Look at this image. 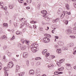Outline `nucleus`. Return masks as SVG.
I'll return each instance as SVG.
<instances>
[{
  "mask_svg": "<svg viewBox=\"0 0 76 76\" xmlns=\"http://www.w3.org/2000/svg\"><path fill=\"white\" fill-rule=\"evenodd\" d=\"M31 50L33 53H35L38 51V44L35 43H33L30 46Z\"/></svg>",
  "mask_w": 76,
  "mask_h": 76,
  "instance_id": "obj_1",
  "label": "nucleus"
},
{
  "mask_svg": "<svg viewBox=\"0 0 76 76\" xmlns=\"http://www.w3.org/2000/svg\"><path fill=\"white\" fill-rule=\"evenodd\" d=\"M13 65H14L13 62L12 61H10L7 64V67L9 69H11L12 68V67H13Z\"/></svg>",
  "mask_w": 76,
  "mask_h": 76,
  "instance_id": "obj_2",
  "label": "nucleus"
},
{
  "mask_svg": "<svg viewBox=\"0 0 76 76\" xmlns=\"http://www.w3.org/2000/svg\"><path fill=\"white\" fill-rule=\"evenodd\" d=\"M64 61V59H61L59 60V62L57 61V64L58 65V67H61V63H63Z\"/></svg>",
  "mask_w": 76,
  "mask_h": 76,
  "instance_id": "obj_3",
  "label": "nucleus"
},
{
  "mask_svg": "<svg viewBox=\"0 0 76 76\" xmlns=\"http://www.w3.org/2000/svg\"><path fill=\"white\" fill-rule=\"evenodd\" d=\"M50 41V39L47 37L44 38L43 39V41L44 42H49Z\"/></svg>",
  "mask_w": 76,
  "mask_h": 76,
  "instance_id": "obj_4",
  "label": "nucleus"
},
{
  "mask_svg": "<svg viewBox=\"0 0 76 76\" xmlns=\"http://www.w3.org/2000/svg\"><path fill=\"white\" fill-rule=\"evenodd\" d=\"M41 13L42 14H43V15H44V17H45V16H47V11L46 10H42L41 11Z\"/></svg>",
  "mask_w": 76,
  "mask_h": 76,
  "instance_id": "obj_5",
  "label": "nucleus"
},
{
  "mask_svg": "<svg viewBox=\"0 0 76 76\" xmlns=\"http://www.w3.org/2000/svg\"><path fill=\"white\" fill-rule=\"evenodd\" d=\"M35 74V71L32 69H31L29 71V75H34Z\"/></svg>",
  "mask_w": 76,
  "mask_h": 76,
  "instance_id": "obj_6",
  "label": "nucleus"
},
{
  "mask_svg": "<svg viewBox=\"0 0 76 76\" xmlns=\"http://www.w3.org/2000/svg\"><path fill=\"white\" fill-rule=\"evenodd\" d=\"M23 57L25 58H27L28 56V53L27 52L23 53Z\"/></svg>",
  "mask_w": 76,
  "mask_h": 76,
  "instance_id": "obj_7",
  "label": "nucleus"
},
{
  "mask_svg": "<svg viewBox=\"0 0 76 76\" xmlns=\"http://www.w3.org/2000/svg\"><path fill=\"white\" fill-rule=\"evenodd\" d=\"M44 18L45 19L46 21H48V22L50 20V18L48 17V16H47V15L46 16H45Z\"/></svg>",
  "mask_w": 76,
  "mask_h": 76,
  "instance_id": "obj_8",
  "label": "nucleus"
},
{
  "mask_svg": "<svg viewBox=\"0 0 76 76\" xmlns=\"http://www.w3.org/2000/svg\"><path fill=\"white\" fill-rule=\"evenodd\" d=\"M56 53L58 54H60L61 53V50L60 49H58L56 50Z\"/></svg>",
  "mask_w": 76,
  "mask_h": 76,
  "instance_id": "obj_9",
  "label": "nucleus"
},
{
  "mask_svg": "<svg viewBox=\"0 0 76 76\" xmlns=\"http://www.w3.org/2000/svg\"><path fill=\"white\" fill-rule=\"evenodd\" d=\"M54 65L53 64H48V67L49 69H52V67H53Z\"/></svg>",
  "mask_w": 76,
  "mask_h": 76,
  "instance_id": "obj_10",
  "label": "nucleus"
},
{
  "mask_svg": "<svg viewBox=\"0 0 76 76\" xmlns=\"http://www.w3.org/2000/svg\"><path fill=\"white\" fill-rule=\"evenodd\" d=\"M21 48L23 50H25L26 48V46L25 45L22 46L21 47Z\"/></svg>",
  "mask_w": 76,
  "mask_h": 76,
  "instance_id": "obj_11",
  "label": "nucleus"
},
{
  "mask_svg": "<svg viewBox=\"0 0 76 76\" xmlns=\"http://www.w3.org/2000/svg\"><path fill=\"white\" fill-rule=\"evenodd\" d=\"M64 15H65V11H64L63 12V14H62L61 16V19H63L64 17Z\"/></svg>",
  "mask_w": 76,
  "mask_h": 76,
  "instance_id": "obj_12",
  "label": "nucleus"
},
{
  "mask_svg": "<svg viewBox=\"0 0 76 76\" xmlns=\"http://www.w3.org/2000/svg\"><path fill=\"white\" fill-rule=\"evenodd\" d=\"M47 49L43 50L42 51V54L43 55H45V53H47Z\"/></svg>",
  "mask_w": 76,
  "mask_h": 76,
  "instance_id": "obj_13",
  "label": "nucleus"
},
{
  "mask_svg": "<svg viewBox=\"0 0 76 76\" xmlns=\"http://www.w3.org/2000/svg\"><path fill=\"white\" fill-rule=\"evenodd\" d=\"M73 50H75L73 52V54L74 55H76V47L74 48L73 49Z\"/></svg>",
  "mask_w": 76,
  "mask_h": 76,
  "instance_id": "obj_14",
  "label": "nucleus"
},
{
  "mask_svg": "<svg viewBox=\"0 0 76 76\" xmlns=\"http://www.w3.org/2000/svg\"><path fill=\"white\" fill-rule=\"evenodd\" d=\"M8 6L10 9H12L13 7H14V5L13 4H9V5Z\"/></svg>",
  "mask_w": 76,
  "mask_h": 76,
  "instance_id": "obj_15",
  "label": "nucleus"
},
{
  "mask_svg": "<svg viewBox=\"0 0 76 76\" xmlns=\"http://www.w3.org/2000/svg\"><path fill=\"white\" fill-rule=\"evenodd\" d=\"M66 7L67 10H69V5L68 4H66Z\"/></svg>",
  "mask_w": 76,
  "mask_h": 76,
  "instance_id": "obj_16",
  "label": "nucleus"
},
{
  "mask_svg": "<svg viewBox=\"0 0 76 76\" xmlns=\"http://www.w3.org/2000/svg\"><path fill=\"white\" fill-rule=\"evenodd\" d=\"M68 34H72V30L70 29L67 30Z\"/></svg>",
  "mask_w": 76,
  "mask_h": 76,
  "instance_id": "obj_17",
  "label": "nucleus"
},
{
  "mask_svg": "<svg viewBox=\"0 0 76 76\" xmlns=\"http://www.w3.org/2000/svg\"><path fill=\"white\" fill-rule=\"evenodd\" d=\"M68 45H69V47H73V45H74V44L73 43H71L70 44H68Z\"/></svg>",
  "mask_w": 76,
  "mask_h": 76,
  "instance_id": "obj_18",
  "label": "nucleus"
},
{
  "mask_svg": "<svg viewBox=\"0 0 76 76\" xmlns=\"http://www.w3.org/2000/svg\"><path fill=\"white\" fill-rule=\"evenodd\" d=\"M45 36H47L48 38H51V35L50 34H45Z\"/></svg>",
  "mask_w": 76,
  "mask_h": 76,
  "instance_id": "obj_19",
  "label": "nucleus"
},
{
  "mask_svg": "<svg viewBox=\"0 0 76 76\" xmlns=\"http://www.w3.org/2000/svg\"><path fill=\"white\" fill-rule=\"evenodd\" d=\"M50 59L52 60V59H53V58H55V56L53 55H50Z\"/></svg>",
  "mask_w": 76,
  "mask_h": 76,
  "instance_id": "obj_20",
  "label": "nucleus"
},
{
  "mask_svg": "<svg viewBox=\"0 0 76 76\" xmlns=\"http://www.w3.org/2000/svg\"><path fill=\"white\" fill-rule=\"evenodd\" d=\"M16 33L17 35H21L22 33L20 32L19 31H18L16 32Z\"/></svg>",
  "mask_w": 76,
  "mask_h": 76,
  "instance_id": "obj_21",
  "label": "nucleus"
},
{
  "mask_svg": "<svg viewBox=\"0 0 76 76\" xmlns=\"http://www.w3.org/2000/svg\"><path fill=\"white\" fill-rule=\"evenodd\" d=\"M69 37L70 38H72V39H75L76 38V36H70Z\"/></svg>",
  "mask_w": 76,
  "mask_h": 76,
  "instance_id": "obj_22",
  "label": "nucleus"
},
{
  "mask_svg": "<svg viewBox=\"0 0 76 76\" xmlns=\"http://www.w3.org/2000/svg\"><path fill=\"white\" fill-rule=\"evenodd\" d=\"M7 6H5L4 8V7H1V9H3V10H7Z\"/></svg>",
  "mask_w": 76,
  "mask_h": 76,
  "instance_id": "obj_23",
  "label": "nucleus"
},
{
  "mask_svg": "<svg viewBox=\"0 0 76 76\" xmlns=\"http://www.w3.org/2000/svg\"><path fill=\"white\" fill-rule=\"evenodd\" d=\"M49 56H50V53H49L47 52L46 53L45 56L46 57H48Z\"/></svg>",
  "mask_w": 76,
  "mask_h": 76,
  "instance_id": "obj_24",
  "label": "nucleus"
},
{
  "mask_svg": "<svg viewBox=\"0 0 76 76\" xmlns=\"http://www.w3.org/2000/svg\"><path fill=\"white\" fill-rule=\"evenodd\" d=\"M27 2L28 4H31L32 2V0H27Z\"/></svg>",
  "mask_w": 76,
  "mask_h": 76,
  "instance_id": "obj_25",
  "label": "nucleus"
},
{
  "mask_svg": "<svg viewBox=\"0 0 76 76\" xmlns=\"http://www.w3.org/2000/svg\"><path fill=\"white\" fill-rule=\"evenodd\" d=\"M25 42L26 44H29V40H25Z\"/></svg>",
  "mask_w": 76,
  "mask_h": 76,
  "instance_id": "obj_26",
  "label": "nucleus"
},
{
  "mask_svg": "<svg viewBox=\"0 0 76 76\" xmlns=\"http://www.w3.org/2000/svg\"><path fill=\"white\" fill-rule=\"evenodd\" d=\"M7 26H8V25H7V23H4L3 24V27H7Z\"/></svg>",
  "mask_w": 76,
  "mask_h": 76,
  "instance_id": "obj_27",
  "label": "nucleus"
},
{
  "mask_svg": "<svg viewBox=\"0 0 76 76\" xmlns=\"http://www.w3.org/2000/svg\"><path fill=\"white\" fill-rule=\"evenodd\" d=\"M20 66H19V65H16V69L17 70H19V69H20Z\"/></svg>",
  "mask_w": 76,
  "mask_h": 76,
  "instance_id": "obj_28",
  "label": "nucleus"
},
{
  "mask_svg": "<svg viewBox=\"0 0 76 76\" xmlns=\"http://www.w3.org/2000/svg\"><path fill=\"white\" fill-rule=\"evenodd\" d=\"M64 70V68L62 67L61 68L58 69V71H61V70Z\"/></svg>",
  "mask_w": 76,
  "mask_h": 76,
  "instance_id": "obj_29",
  "label": "nucleus"
},
{
  "mask_svg": "<svg viewBox=\"0 0 76 76\" xmlns=\"http://www.w3.org/2000/svg\"><path fill=\"white\" fill-rule=\"evenodd\" d=\"M0 5L3 7L4 6V3L3 2H1L0 3Z\"/></svg>",
  "mask_w": 76,
  "mask_h": 76,
  "instance_id": "obj_30",
  "label": "nucleus"
},
{
  "mask_svg": "<svg viewBox=\"0 0 76 76\" xmlns=\"http://www.w3.org/2000/svg\"><path fill=\"white\" fill-rule=\"evenodd\" d=\"M18 1L20 3H23V0H18Z\"/></svg>",
  "mask_w": 76,
  "mask_h": 76,
  "instance_id": "obj_31",
  "label": "nucleus"
},
{
  "mask_svg": "<svg viewBox=\"0 0 76 76\" xmlns=\"http://www.w3.org/2000/svg\"><path fill=\"white\" fill-rule=\"evenodd\" d=\"M15 38V36L14 35H13L12 37L10 39L11 41L14 40Z\"/></svg>",
  "mask_w": 76,
  "mask_h": 76,
  "instance_id": "obj_32",
  "label": "nucleus"
},
{
  "mask_svg": "<svg viewBox=\"0 0 76 76\" xmlns=\"http://www.w3.org/2000/svg\"><path fill=\"white\" fill-rule=\"evenodd\" d=\"M20 76H23L25 74V72H20Z\"/></svg>",
  "mask_w": 76,
  "mask_h": 76,
  "instance_id": "obj_33",
  "label": "nucleus"
},
{
  "mask_svg": "<svg viewBox=\"0 0 76 76\" xmlns=\"http://www.w3.org/2000/svg\"><path fill=\"white\" fill-rule=\"evenodd\" d=\"M58 44L60 45H62V44H63V42L61 41H59L58 43Z\"/></svg>",
  "mask_w": 76,
  "mask_h": 76,
  "instance_id": "obj_34",
  "label": "nucleus"
},
{
  "mask_svg": "<svg viewBox=\"0 0 76 76\" xmlns=\"http://www.w3.org/2000/svg\"><path fill=\"white\" fill-rule=\"evenodd\" d=\"M24 23L26 25V26H29V24L28 23H27V22L26 21L24 22Z\"/></svg>",
  "mask_w": 76,
  "mask_h": 76,
  "instance_id": "obj_35",
  "label": "nucleus"
},
{
  "mask_svg": "<svg viewBox=\"0 0 76 76\" xmlns=\"http://www.w3.org/2000/svg\"><path fill=\"white\" fill-rule=\"evenodd\" d=\"M21 41L22 42L23 44H24V42H25V40L23 39H22L21 40Z\"/></svg>",
  "mask_w": 76,
  "mask_h": 76,
  "instance_id": "obj_36",
  "label": "nucleus"
},
{
  "mask_svg": "<svg viewBox=\"0 0 76 76\" xmlns=\"http://www.w3.org/2000/svg\"><path fill=\"white\" fill-rule=\"evenodd\" d=\"M5 37V35L2 36L1 37V39H4V38Z\"/></svg>",
  "mask_w": 76,
  "mask_h": 76,
  "instance_id": "obj_37",
  "label": "nucleus"
},
{
  "mask_svg": "<svg viewBox=\"0 0 76 76\" xmlns=\"http://www.w3.org/2000/svg\"><path fill=\"white\" fill-rule=\"evenodd\" d=\"M31 23H36L37 21H31Z\"/></svg>",
  "mask_w": 76,
  "mask_h": 76,
  "instance_id": "obj_38",
  "label": "nucleus"
},
{
  "mask_svg": "<svg viewBox=\"0 0 76 76\" xmlns=\"http://www.w3.org/2000/svg\"><path fill=\"white\" fill-rule=\"evenodd\" d=\"M40 59H41V58H40L39 57H37V58H35V60H39Z\"/></svg>",
  "mask_w": 76,
  "mask_h": 76,
  "instance_id": "obj_39",
  "label": "nucleus"
},
{
  "mask_svg": "<svg viewBox=\"0 0 76 76\" xmlns=\"http://www.w3.org/2000/svg\"><path fill=\"white\" fill-rule=\"evenodd\" d=\"M55 75H59V72H55L54 73Z\"/></svg>",
  "mask_w": 76,
  "mask_h": 76,
  "instance_id": "obj_40",
  "label": "nucleus"
},
{
  "mask_svg": "<svg viewBox=\"0 0 76 76\" xmlns=\"http://www.w3.org/2000/svg\"><path fill=\"white\" fill-rule=\"evenodd\" d=\"M4 69L5 71H7V67H4Z\"/></svg>",
  "mask_w": 76,
  "mask_h": 76,
  "instance_id": "obj_41",
  "label": "nucleus"
},
{
  "mask_svg": "<svg viewBox=\"0 0 76 76\" xmlns=\"http://www.w3.org/2000/svg\"><path fill=\"white\" fill-rule=\"evenodd\" d=\"M5 76H8V73H7L5 71Z\"/></svg>",
  "mask_w": 76,
  "mask_h": 76,
  "instance_id": "obj_42",
  "label": "nucleus"
},
{
  "mask_svg": "<svg viewBox=\"0 0 76 76\" xmlns=\"http://www.w3.org/2000/svg\"><path fill=\"white\" fill-rule=\"evenodd\" d=\"M21 45H22L20 43H18V47H20V48H21Z\"/></svg>",
  "mask_w": 76,
  "mask_h": 76,
  "instance_id": "obj_43",
  "label": "nucleus"
},
{
  "mask_svg": "<svg viewBox=\"0 0 76 76\" xmlns=\"http://www.w3.org/2000/svg\"><path fill=\"white\" fill-rule=\"evenodd\" d=\"M55 20V21L56 22H58V20H59V18H58L56 19Z\"/></svg>",
  "mask_w": 76,
  "mask_h": 76,
  "instance_id": "obj_44",
  "label": "nucleus"
},
{
  "mask_svg": "<svg viewBox=\"0 0 76 76\" xmlns=\"http://www.w3.org/2000/svg\"><path fill=\"white\" fill-rule=\"evenodd\" d=\"M55 47L56 48H58V46L57 45H55Z\"/></svg>",
  "mask_w": 76,
  "mask_h": 76,
  "instance_id": "obj_45",
  "label": "nucleus"
},
{
  "mask_svg": "<svg viewBox=\"0 0 76 76\" xmlns=\"http://www.w3.org/2000/svg\"><path fill=\"white\" fill-rule=\"evenodd\" d=\"M40 64L41 63H40V62H38L36 64L37 66H39V65H40Z\"/></svg>",
  "mask_w": 76,
  "mask_h": 76,
  "instance_id": "obj_46",
  "label": "nucleus"
},
{
  "mask_svg": "<svg viewBox=\"0 0 76 76\" xmlns=\"http://www.w3.org/2000/svg\"><path fill=\"white\" fill-rule=\"evenodd\" d=\"M37 7H38V10H39V7H40V4H38V5H37Z\"/></svg>",
  "mask_w": 76,
  "mask_h": 76,
  "instance_id": "obj_47",
  "label": "nucleus"
},
{
  "mask_svg": "<svg viewBox=\"0 0 76 76\" xmlns=\"http://www.w3.org/2000/svg\"><path fill=\"white\" fill-rule=\"evenodd\" d=\"M23 20H25V18H20V21H21V22H22V20H23Z\"/></svg>",
  "mask_w": 76,
  "mask_h": 76,
  "instance_id": "obj_48",
  "label": "nucleus"
},
{
  "mask_svg": "<svg viewBox=\"0 0 76 76\" xmlns=\"http://www.w3.org/2000/svg\"><path fill=\"white\" fill-rule=\"evenodd\" d=\"M74 26L75 27L73 28V29L75 31H76V26L75 25V24Z\"/></svg>",
  "mask_w": 76,
  "mask_h": 76,
  "instance_id": "obj_49",
  "label": "nucleus"
},
{
  "mask_svg": "<svg viewBox=\"0 0 76 76\" xmlns=\"http://www.w3.org/2000/svg\"><path fill=\"white\" fill-rule=\"evenodd\" d=\"M33 28L34 29H35L36 28H37V26H36V25H34Z\"/></svg>",
  "mask_w": 76,
  "mask_h": 76,
  "instance_id": "obj_50",
  "label": "nucleus"
},
{
  "mask_svg": "<svg viewBox=\"0 0 76 76\" xmlns=\"http://www.w3.org/2000/svg\"><path fill=\"white\" fill-rule=\"evenodd\" d=\"M39 29L40 30V31H42L43 28H42V27L39 28Z\"/></svg>",
  "mask_w": 76,
  "mask_h": 76,
  "instance_id": "obj_51",
  "label": "nucleus"
},
{
  "mask_svg": "<svg viewBox=\"0 0 76 76\" xmlns=\"http://www.w3.org/2000/svg\"><path fill=\"white\" fill-rule=\"evenodd\" d=\"M63 48V50H68V49H67V48L66 49V47H64Z\"/></svg>",
  "mask_w": 76,
  "mask_h": 76,
  "instance_id": "obj_52",
  "label": "nucleus"
},
{
  "mask_svg": "<svg viewBox=\"0 0 76 76\" xmlns=\"http://www.w3.org/2000/svg\"><path fill=\"white\" fill-rule=\"evenodd\" d=\"M3 49H4V50H5V49H6V48H7V47H6V46H4L3 47Z\"/></svg>",
  "mask_w": 76,
  "mask_h": 76,
  "instance_id": "obj_53",
  "label": "nucleus"
},
{
  "mask_svg": "<svg viewBox=\"0 0 76 76\" xmlns=\"http://www.w3.org/2000/svg\"><path fill=\"white\" fill-rule=\"evenodd\" d=\"M61 10V9H59V11H58L57 12V13H58V14H60V11H61V10Z\"/></svg>",
  "mask_w": 76,
  "mask_h": 76,
  "instance_id": "obj_54",
  "label": "nucleus"
},
{
  "mask_svg": "<svg viewBox=\"0 0 76 76\" xmlns=\"http://www.w3.org/2000/svg\"><path fill=\"white\" fill-rule=\"evenodd\" d=\"M65 23L66 25H67L68 24V21H66Z\"/></svg>",
  "mask_w": 76,
  "mask_h": 76,
  "instance_id": "obj_55",
  "label": "nucleus"
},
{
  "mask_svg": "<svg viewBox=\"0 0 76 76\" xmlns=\"http://www.w3.org/2000/svg\"><path fill=\"white\" fill-rule=\"evenodd\" d=\"M29 61H27V65L28 66L29 65Z\"/></svg>",
  "mask_w": 76,
  "mask_h": 76,
  "instance_id": "obj_56",
  "label": "nucleus"
},
{
  "mask_svg": "<svg viewBox=\"0 0 76 76\" xmlns=\"http://www.w3.org/2000/svg\"><path fill=\"white\" fill-rule=\"evenodd\" d=\"M66 66H71V65L69 64H66Z\"/></svg>",
  "mask_w": 76,
  "mask_h": 76,
  "instance_id": "obj_57",
  "label": "nucleus"
},
{
  "mask_svg": "<svg viewBox=\"0 0 76 76\" xmlns=\"http://www.w3.org/2000/svg\"><path fill=\"white\" fill-rule=\"evenodd\" d=\"M24 6H27V5H28V4L26 2H24Z\"/></svg>",
  "mask_w": 76,
  "mask_h": 76,
  "instance_id": "obj_58",
  "label": "nucleus"
},
{
  "mask_svg": "<svg viewBox=\"0 0 76 76\" xmlns=\"http://www.w3.org/2000/svg\"><path fill=\"white\" fill-rule=\"evenodd\" d=\"M73 5L75 7V8H76V3H74Z\"/></svg>",
  "mask_w": 76,
  "mask_h": 76,
  "instance_id": "obj_59",
  "label": "nucleus"
},
{
  "mask_svg": "<svg viewBox=\"0 0 76 76\" xmlns=\"http://www.w3.org/2000/svg\"><path fill=\"white\" fill-rule=\"evenodd\" d=\"M52 22H53V23H56V22L55 20H53Z\"/></svg>",
  "mask_w": 76,
  "mask_h": 76,
  "instance_id": "obj_60",
  "label": "nucleus"
},
{
  "mask_svg": "<svg viewBox=\"0 0 76 76\" xmlns=\"http://www.w3.org/2000/svg\"><path fill=\"white\" fill-rule=\"evenodd\" d=\"M8 31H9V32H13V31H12V30H10L9 29H8Z\"/></svg>",
  "mask_w": 76,
  "mask_h": 76,
  "instance_id": "obj_61",
  "label": "nucleus"
},
{
  "mask_svg": "<svg viewBox=\"0 0 76 76\" xmlns=\"http://www.w3.org/2000/svg\"><path fill=\"white\" fill-rule=\"evenodd\" d=\"M55 38H56V39H58V38L59 37L58 36H56L55 37Z\"/></svg>",
  "mask_w": 76,
  "mask_h": 76,
  "instance_id": "obj_62",
  "label": "nucleus"
},
{
  "mask_svg": "<svg viewBox=\"0 0 76 76\" xmlns=\"http://www.w3.org/2000/svg\"><path fill=\"white\" fill-rule=\"evenodd\" d=\"M73 69H74L75 70H76V66L73 67Z\"/></svg>",
  "mask_w": 76,
  "mask_h": 76,
  "instance_id": "obj_63",
  "label": "nucleus"
},
{
  "mask_svg": "<svg viewBox=\"0 0 76 76\" xmlns=\"http://www.w3.org/2000/svg\"><path fill=\"white\" fill-rule=\"evenodd\" d=\"M13 61H15V62H17V60L15 59H14Z\"/></svg>",
  "mask_w": 76,
  "mask_h": 76,
  "instance_id": "obj_64",
  "label": "nucleus"
}]
</instances>
